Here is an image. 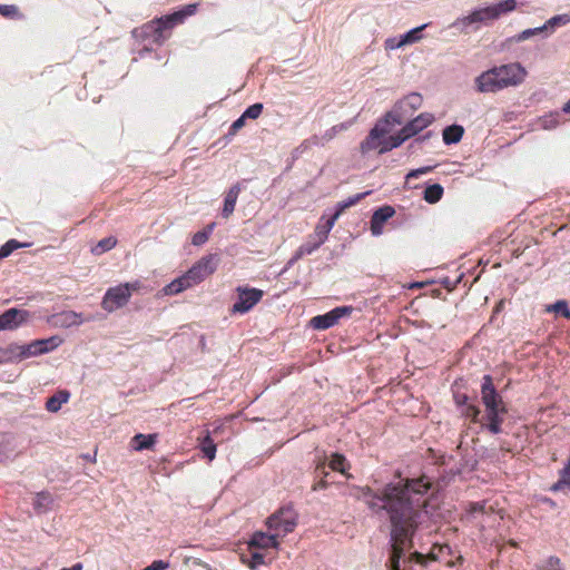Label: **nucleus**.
<instances>
[{
  "instance_id": "c9c22d12",
  "label": "nucleus",
  "mask_w": 570,
  "mask_h": 570,
  "mask_svg": "<svg viewBox=\"0 0 570 570\" xmlns=\"http://www.w3.org/2000/svg\"><path fill=\"white\" fill-rule=\"evenodd\" d=\"M428 24H422L420 27H415L404 35L401 36V42L404 46L412 45L417 42L422 38V31L426 28Z\"/></svg>"
},
{
  "instance_id": "9b49d317",
  "label": "nucleus",
  "mask_w": 570,
  "mask_h": 570,
  "mask_svg": "<svg viewBox=\"0 0 570 570\" xmlns=\"http://www.w3.org/2000/svg\"><path fill=\"white\" fill-rule=\"evenodd\" d=\"M392 122H386V117L375 124L366 138L361 142L360 149L363 155L382 147V138L391 131Z\"/></svg>"
},
{
  "instance_id": "4c0bfd02",
  "label": "nucleus",
  "mask_w": 570,
  "mask_h": 570,
  "mask_svg": "<svg viewBox=\"0 0 570 570\" xmlns=\"http://www.w3.org/2000/svg\"><path fill=\"white\" fill-rule=\"evenodd\" d=\"M27 246L26 244H21L16 239H10L6 244L0 247V258L8 257L13 250Z\"/></svg>"
},
{
  "instance_id": "2eb2a0df",
  "label": "nucleus",
  "mask_w": 570,
  "mask_h": 570,
  "mask_svg": "<svg viewBox=\"0 0 570 570\" xmlns=\"http://www.w3.org/2000/svg\"><path fill=\"white\" fill-rule=\"evenodd\" d=\"M30 313L26 309L9 308L0 315V331H13L26 323Z\"/></svg>"
},
{
  "instance_id": "8fccbe9b",
  "label": "nucleus",
  "mask_w": 570,
  "mask_h": 570,
  "mask_svg": "<svg viewBox=\"0 0 570 570\" xmlns=\"http://www.w3.org/2000/svg\"><path fill=\"white\" fill-rule=\"evenodd\" d=\"M208 236L204 230H199L194 234L191 238V244L195 246H202L208 240Z\"/></svg>"
},
{
  "instance_id": "473e14b6",
  "label": "nucleus",
  "mask_w": 570,
  "mask_h": 570,
  "mask_svg": "<svg viewBox=\"0 0 570 570\" xmlns=\"http://www.w3.org/2000/svg\"><path fill=\"white\" fill-rule=\"evenodd\" d=\"M155 442H156V435L155 434H141V433H138L132 439V448L136 451L148 450V449L153 448Z\"/></svg>"
},
{
  "instance_id": "09e8293b",
  "label": "nucleus",
  "mask_w": 570,
  "mask_h": 570,
  "mask_svg": "<svg viewBox=\"0 0 570 570\" xmlns=\"http://www.w3.org/2000/svg\"><path fill=\"white\" fill-rule=\"evenodd\" d=\"M314 240L315 238H312V235H309L308 239L304 244H302L295 252L294 259H301L305 255H311L312 253H303L302 250L304 247L313 246Z\"/></svg>"
},
{
  "instance_id": "f3484780",
  "label": "nucleus",
  "mask_w": 570,
  "mask_h": 570,
  "mask_svg": "<svg viewBox=\"0 0 570 570\" xmlns=\"http://www.w3.org/2000/svg\"><path fill=\"white\" fill-rule=\"evenodd\" d=\"M434 121V116L430 112H422L414 119L407 121L400 130L401 135L407 140L423 129L429 127Z\"/></svg>"
},
{
  "instance_id": "a211bd4d",
  "label": "nucleus",
  "mask_w": 570,
  "mask_h": 570,
  "mask_svg": "<svg viewBox=\"0 0 570 570\" xmlns=\"http://www.w3.org/2000/svg\"><path fill=\"white\" fill-rule=\"evenodd\" d=\"M395 210L392 206L385 205L377 208L371 218V233L373 236H380L383 233V225L387 222L393 215Z\"/></svg>"
},
{
  "instance_id": "6e6d98bb",
  "label": "nucleus",
  "mask_w": 570,
  "mask_h": 570,
  "mask_svg": "<svg viewBox=\"0 0 570 570\" xmlns=\"http://www.w3.org/2000/svg\"><path fill=\"white\" fill-rule=\"evenodd\" d=\"M370 191H365V193H360V194H356L354 196H351L348 197L345 203L348 207L357 204L361 199H363L366 195H368Z\"/></svg>"
},
{
  "instance_id": "c756f323",
  "label": "nucleus",
  "mask_w": 570,
  "mask_h": 570,
  "mask_svg": "<svg viewBox=\"0 0 570 570\" xmlns=\"http://www.w3.org/2000/svg\"><path fill=\"white\" fill-rule=\"evenodd\" d=\"M199 449L203 452L204 456L209 461H213L216 456V444L210 436L209 431H206V434L203 438H199Z\"/></svg>"
},
{
  "instance_id": "c85d7f7f",
  "label": "nucleus",
  "mask_w": 570,
  "mask_h": 570,
  "mask_svg": "<svg viewBox=\"0 0 570 570\" xmlns=\"http://www.w3.org/2000/svg\"><path fill=\"white\" fill-rule=\"evenodd\" d=\"M405 141L406 139L403 137V135H401L400 131L392 136L385 135L384 138H382V147L379 149V154L383 155L394 148L400 147Z\"/></svg>"
},
{
  "instance_id": "39448f33",
  "label": "nucleus",
  "mask_w": 570,
  "mask_h": 570,
  "mask_svg": "<svg viewBox=\"0 0 570 570\" xmlns=\"http://www.w3.org/2000/svg\"><path fill=\"white\" fill-rule=\"evenodd\" d=\"M422 102L423 98L420 94L411 92L397 101L393 109L385 115L386 122H392V125H402L407 117L422 106Z\"/></svg>"
},
{
  "instance_id": "ddd939ff",
  "label": "nucleus",
  "mask_w": 570,
  "mask_h": 570,
  "mask_svg": "<svg viewBox=\"0 0 570 570\" xmlns=\"http://www.w3.org/2000/svg\"><path fill=\"white\" fill-rule=\"evenodd\" d=\"M353 311L352 306H337L325 314L314 316L311 325L315 330H327L337 324L341 318L350 316Z\"/></svg>"
},
{
  "instance_id": "79ce46f5",
  "label": "nucleus",
  "mask_w": 570,
  "mask_h": 570,
  "mask_svg": "<svg viewBox=\"0 0 570 570\" xmlns=\"http://www.w3.org/2000/svg\"><path fill=\"white\" fill-rule=\"evenodd\" d=\"M0 14L6 18L20 17L19 9L14 4H0Z\"/></svg>"
},
{
  "instance_id": "4468645a",
  "label": "nucleus",
  "mask_w": 570,
  "mask_h": 570,
  "mask_svg": "<svg viewBox=\"0 0 570 570\" xmlns=\"http://www.w3.org/2000/svg\"><path fill=\"white\" fill-rule=\"evenodd\" d=\"M336 220L335 216L323 214L318 224L315 227L312 238H315L313 246L304 247L303 253H314L318 249L327 239L330 232L334 227Z\"/></svg>"
},
{
  "instance_id": "f8f14e48",
  "label": "nucleus",
  "mask_w": 570,
  "mask_h": 570,
  "mask_svg": "<svg viewBox=\"0 0 570 570\" xmlns=\"http://www.w3.org/2000/svg\"><path fill=\"white\" fill-rule=\"evenodd\" d=\"M130 299L127 285H117L107 289L102 297L101 307L108 312H115L124 307Z\"/></svg>"
},
{
  "instance_id": "0eeeda50",
  "label": "nucleus",
  "mask_w": 570,
  "mask_h": 570,
  "mask_svg": "<svg viewBox=\"0 0 570 570\" xmlns=\"http://www.w3.org/2000/svg\"><path fill=\"white\" fill-rule=\"evenodd\" d=\"M60 343V337L51 336L49 338L36 340L27 345L12 344L11 351H18L17 358L23 360L49 353L57 348Z\"/></svg>"
},
{
  "instance_id": "aec40b11",
  "label": "nucleus",
  "mask_w": 570,
  "mask_h": 570,
  "mask_svg": "<svg viewBox=\"0 0 570 570\" xmlns=\"http://www.w3.org/2000/svg\"><path fill=\"white\" fill-rule=\"evenodd\" d=\"M249 546L253 548H277L278 540L274 532L264 533V532H255L249 541Z\"/></svg>"
},
{
  "instance_id": "0e129e2a",
  "label": "nucleus",
  "mask_w": 570,
  "mask_h": 570,
  "mask_svg": "<svg viewBox=\"0 0 570 570\" xmlns=\"http://www.w3.org/2000/svg\"><path fill=\"white\" fill-rule=\"evenodd\" d=\"M562 111L564 114H570V100L563 106Z\"/></svg>"
},
{
  "instance_id": "ea45409f",
  "label": "nucleus",
  "mask_w": 570,
  "mask_h": 570,
  "mask_svg": "<svg viewBox=\"0 0 570 570\" xmlns=\"http://www.w3.org/2000/svg\"><path fill=\"white\" fill-rule=\"evenodd\" d=\"M264 106L261 102H256L247 107L243 115V119H257L263 112Z\"/></svg>"
},
{
  "instance_id": "9d476101",
  "label": "nucleus",
  "mask_w": 570,
  "mask_h": 570,
  "mask_svg": "<svg viewBox=\"0 0 570 570\" xmlns=\"http://www.w3.org/2000/svg\"><path fill=\"white\" fill-rule=\"evenodd\" d=\"M502 89L520 85L527 71L519 62H512L494 67Z\"/></svg>"
},
{
  "instance_id": "3c124183",
  "label": "nucleus",
  "mask_w": 570,
  "mask_h": 570,
  "mask_svg": "<svg viewBox=\"0 0 570 570\" xmlns=\"http://www.w3.org/2000/svg\"><path fill=\"white\" fill-rule=\"evenodd\" d=\"M245 120H246V119H243V115H242L239 118H237V119H236V120L230 125L229 130H228V136H234V135H236V132H237L238 130H240V129L244 127V125H245Z\"/></svg>"
},
{
  "instance_id": "680f3d73",
  "label": "nucleus",
  "mask_w": 570,
  "mask_h": 570,
  "mask_svg": "<svg viewBox=\"0 0 570 570\" xmlns=\"http://www.w3.org/2000/svg\"><path fill=\"white\" fill-rule=\"evenodd\" d=\"M214 227H215V223H212L209 225H207L203 230L207 234V236L209 237L210 234L213 233L214 230Z\"/></svg>"
},
{
  "instance_id": "6ab92c4d",
  "label": "nucleus",
  "mask_w": 570,
  "mask_h": 570,
  "mask_svg": "<svg viewBox=\"0 0 570 570\" xmlns=\"http://www.w3.org/2000/svg\"><path fill=\"white\" fill-rule=\"evenodd\" d=\"M240 190H242L240 184L237 183V184L233 185L225 194L224 205H223V209H222V216L224 218H228L234 213Z\"/></svg>"
},
{
  "instance_id": "e2e57ef3",
  "label": "nucleus",
  "mask_w": 570,
  "mask_h": 570,
  "mask_svg": "<svg viewBox=\"0 0 570 570\" xmlns=\"http://www.w3.org/2000/svg\"><path fill=\"white\" fill-rule=\"evenodd\" d=\"M430 137H431V132H428V134L419 137L415 141H424V140H426Z\"/></svg>"
},
{
  "instance_id": "7c9ffc66",
  "label": "nucleus",
  "mask_w": 570,
  "mask_h": 570,
  "mask_svg": "<svg viewBox=\"0 0 570 570\" xmlns=\"http://www.w3.org/2000/svg\"><path fill=\"white\" fill-rule=\"evenodd\" d=\"M568 23H570V14L568 13L551 17L543 23V27H546V36L549 37L554 32L556 28L566 26Z\"/></svg>"
},
{
  "instance_id": "052dcab7",
  "label": "nucleus",
  "mask_w": 570,
  "mask_h": 570,
  "mask_svg": "<svg viewBox=\"0 0 570 570\" xmlns=\"http://www.w3.org/2000/svg\"><path fill=\"white\" fill-rule=\"evenodd\" d=\"M82 563L81 562H77L75 564H72L70 568H62L60 570H82Z\"/></svg>"
},
{
  "instance_id": "7ed1b4c3",
  "label": "nucleus",
  "mask_w": 570,
  "mask_h": 570,
  "mask_svg": "<svg viewBox=\"0 0 570 570\" xmlns=\"http://www.w3.org/2000/svg\"><path fill=\"white\" fill-rule=\"evenodd\" d=\"M481 399L485 406L484 428L492 434L502 433V423L508 413L502 396L493 385L492 377L484 375L481 384Z\"/></svg>"
},
{
  "instance_id": "5701e85b",
  "label": "nucleus",
  "mask_w": 570,
  "mask_h": 570,
  "mask_svg": "<svg viewBox=\"0 0 570 570\" xmlns=\"http://www.w3.org/2000/svg\"><path fill=\"white\" fill-rule=\"evenodd\" d=\"M52 503L53 499L51 494L47 491H41L36 494L32 505L36 513L42 514L51 509Z\"/></svg>"
},
{
  "instance_id": "bb28decb",
  "label": "nucleus",
  "mask_w": 570,
  "mask_h": 570,
  "mask_svg": "<svg viewBox=\"0 0 570 570\" xmlns=\"http://www.w3.org/2000/svg\"><path fill=\"white\" fill-rule=\"evenodd\" d=\"M326 456L323 458V460H320V462L316 464L315 468V474L316 478H320L318 481H316L313 485V491L324 490L327 489L330 482L326 480V478L330 475V473L326 471Z\"/></svg>"
},
{
  "instance_id": "2f4dec72",
  "label": "nucleus",
  "mask_w": 570,
  "mask_h": 570,
  "mask_svg": "<svg viewBox=\"0 0 570 570\" xmlns=\"http://www.w3.org/2000/svg\"><path fill=\"white\" fill-rule=\"evenodd\" d=\"M189 287L190 283H188L185 276L183 275L167 284L163 288V293L164 295H177Z\"/></svg>"
},
{
  "instance_id": "864d4df0",
  "label": "nucleus",
  "mask_w": 570,
  "mask_h": 570,
  "mask_svg": "<svg viewBox=\"0 0 570 570\" xmlns=\"http://www.w3.org/2000/svg\"><path fill=\"white\" fill-rule=\"evenodd\" d=\"M485 508H487V503L484 501L483 502H473V503H470L469 512L471 514L484 513Z\"/></svg>"
},
{
  "instance_id": "c03bdc74",
  "label": "nucleus",
  "mask_w": 570,
  "mask_h": 570,
  "mask_svg": "<svg viewBox=\"0 0 570 570\" xmlns=\"http://www.w3.org/2000/svg\"><path fill=\"white\" fill-rule=\"evenodd\" d=\"M540 570H563L561 561L558 557H549L544 566Z\"/></svg>"
},
{
  "instance_id": "69168bd1",
  "label": "nucleus",
  "mask_w": 570,
  "mask_h": 570,
  "mask_svg": "<svg viewBox=\"0 0 570 570\" xmlns=\"http://www.w3.org/2000/svg\"><path fill=\"white\" fill-rule=\"evenodd\" d=\"M297 259H294V256L288 261L287 265L292 266Z\"/></svg>"
},
{
  "instance_id": "cd10ccee",
  "label": "nucleus",
  "mask_w": 570,
  "mask_h": 570,
  "mask_svg": "<svg viewBox=\"0 0 570 570\" xmlns=\"http://www.w3.org/2000/svg\"><path fill=\"white\" fill-rule=\"evenodd\" d=\"M328 468L332 469L333 471L342 473L346 478H351V475L347 473V471L351 468V464L343 454L333 453L328 462Z\"/></svg>"
},
{
  "instance_id": "1a4fd4ad",
  "label": "nucleus",
  "mask_w": 570,
  "mask_h": 570,
  "mask_svg": "<svg viewBox=\"0 0 570 570\" xmlns=\"http://www.w3.org/2000/svg\"><path fill=\"white\" fill-rule=\"evenodd\" d=\"M217 268V258L215 255H207L194 264L185 274V278L190 283V287L203 282Z\"/></svg>"
},
{
  "instance_id": "6e6552de",
  "label": "nucleus",
  "mask_w": 570,
  "mask_h": 570,
  "mask_svg": "<svg viewBox=\"0 0 570 570\" xmlns=\"http://www.w3.org/2000/svg\"><path fill=\"white\" fill-rule=\"evenodd\" d=\"M237 298L230 308L232 314L248 313L264 296L262 289L248 286L236 287Z\"/></svg>"
},
{
  "instance_id": "a19ab883",
  "label": "nucleus",
  "mask_w": 570,
  "mask_h": 570,
  "mask_svg": "<svg viewBox=\"0 0 570 570\" xmlns=\"http://www.w3.org/2000/svg\"><path fill=\"white\" fill-rule=\"evenodd\" d=\"M559 112L550 114L541 119V126L543 129H553L559 125Z\"/></svg>"
},
{
  "instance_id": "412c9836",
  "label": "nucleus",
  "mask_w": 570,
  "mask_h": 570,
  "mask_svg": "<svg viewBox=\"0 0 570 570\" xmlns=\"http://www.w3.org/2000/svg\"><path fill=\"white\" fill-rule=\"evenodd\" d=\"M53 320L55 324L61 327L78 326L83 323L82 315L73 311H63L59 314H56Z\"/></svg>"
},
{
  "instance_id": "b1692460",
  "label": "nucleus",
  "mask_w": 570,
  "mask_h": 570,
  "mask_svg": "<svg viewBox=\"0 0 570 570\" xmlns=\"http://www.w3.org/2000/svg\"><path fill=\"white\" fill-rule=\"evenodd\" d=\"M559 480L551 485L550 490L552 492H567L570 490V458L568 459L567 464L559 472Z\"/></svg>"
},
{
  "instance_id": "a18cd8bd",
  "label": "nucleus",
  "mask_w": 570,
  "mask_h": 570,
  "mask_svg": "<svg viewBox=\"0 0 570 570\" xmlns=\"http://www.w3.org/2000/svg\"><path fill=\"white\" fill-rule=\"evenodd\" d=\"M12 344L7 348H0V364L11 361L13 357L17 358L18 351H11Z\"/></svg>"
},
{
  "instance_id": "de8ad7c7",
  "label": "nucleus",
  "mask_w": 570,
  "mask_h": 570,
  "mask_svg": "<svg viewBox=\"0 0 570 570\" xmlns=\"http://www.w3.org/2000/svg\"><path fill=\"white\" fill-rule=\"evenodd\" d=\"M400 42H401V36L387 38L384 42V47L386 50H396V49L404 47V45L400 43Z\"/></svg>"
},
{
  "instance_id": "58836bf2",
  "label": "nucleus",
  "mask_w": 570,
  "mask_h": 570,
  "mask_svg": "<svg viewBox=\"0 0 570 570\" xmlns=\"http://www.w3.org/2000/svg\"><path fill=\"white\" fill-rule=\"evenodd\" d=\"M549 312H554L557 314H561L566 318H570V308L568 303L563 299L557 301L552 305L547 308Z\"/></svg>"
},
{
  "instance_id": "4be33fe9",
  "label": "nucleus",
  "mask_w": 570,
  "mask_h": 570,
  "mask_svg": "<svg viewBox=\"0 0 570 570\" xmlns=\"http://www.w3.org/2000/svg\"><path fill=\"white\" fill-rule=\"evenodd\" d=\"M464 135V128L461 125L446 126L442 131L443 141L445 145L458 144Z\"/></svg>"
},
{
  "instance_id": "a878e982",
  "label": "nucleus",
  "mask_w": 570,
  "mask_h": 570,
  "mask_svg": "<svg viewBox=\"0 0 570 570\" xmlns=\"http://www.w3.org/2000/svg\"><path fill=\"white\" fill-rule=\"evenodd\" d=\"M196 9H197V4H187L178 11L167 14L166 20L169 21V23L174 28L175 26L184 22V20L187 17L193 16L196 12Z\"/></svg>"
},
{
  "instance_id": "f03ea898",
  "label": "nucleus",
  "mask_w": 570,
  "mask_h": 570,
  "mask_svg": "<svg viewBox=\"0 0 570 570\" xmlns=\"http://www.w3.org/2000/svg\"><path fill=\"white\" fill-rule=\"evenodd\" d=\"M517 7L515 0H501L494 4L476 8L468 16L456 18L451 28L461 33H470L476 31L482 24L499 19L501 16L513 11Z\"/></svg>"
},
{
  "instance_id": "5fc2aeb1",
  "label": "nucleus",
  "mask_w": 570,
  "mask_h": 570,
  "mask_svg": "<svg viewBox=\"0 0 570 570\" xmlns=\"http://www.w3.org/2000/svg\"><path fill=\"white\" fill-rule=\"evenodd\" d=\"M264 563V556L259 552H253L252 553V558H250V562H249V567L252 569H255L256 567L261 566Z\"/></svg>"
},
{
  "instance_id": "393cba45",
  "label": "nucleus",
  "mask_w": 570,
  "mask_h": 570,
  "mask_svg": "<svg viewBox=\"0 0 570 570\" xmlns=\"http://www.w3.org/2000/svg\"><path fill=\"white\" fill-rule=\"evenodd\" d=\"M70 397L68 391H59L50 396L46 402V410L51 413L58 412L62 404L67 403Z\"/></svg>"
},
{
  "instance_id": "f257e3e1",
  "label": "nucleus",
  "mask_w": 570,
  "mask_h": 570,
  "mask_svg": "<svg viewBox=\"0 0 570 570\" xmlns=\"http://www.w3.org/2000/svg\"><path fill=\"white\" fill-rule=\"evenodd\" d=\"M430 489L431 482L423 475L390 482L377 490L368 487L362 490V498L372 513L390 523L391 570H401V561L412 548L416 530L434 517L426 497Z\"/></svg>"
},
{
  "instance_id": "72a5a7b5",
  "label": "nucleus",
  "mask_w": 570,
  "mask_h": 570,
  "mask_svg": "<svg viewBox=\"0 0 570 570\" xmlns=\"http://www.w3.org/2000/svg\"><path fill=\"white\" fill-rule=\"evenodd\" d=\"M534 36H541L542 38H548V36H546V27H543V24H542L537 28L525 29V30L519 32L518 35L513 36L512 38H510V40L513 42H522V41H525Z\"/></svg>"
},
{
  "instance_id": "423d86ee",
  "label": "nucleus",
  "mask_w": 570,
  "mask_h": 570,
  "mask_svg": "<svg viewBox=\"0 0 570 570\" xmlns=\"http://www.w3.org/2000/svg\"><path fill=\"white\" fill-rule=\"evenodd\" d=\"M297 524V514L292 507L281 508L267 519V527L277 538L285 537L294 531Z\"/></svg>"
},
{
  "instance_id": "338daca9",
  "label": "nucleus",
  "mask_w": 570,
  "mask_h": 570,
  "mask_svg": "<svg viewBox=\"0 0 570 570\" xmlns=\"http://www.w3.org/2000/svg\"><path fill=\"white\" fill-rule=\"evenodd\" d=\"M2 460V456L0 455V461Z\"/></svg>"
},
{
  "instance_id": "dca6fc26",
  "label": "nucleus",
  "mask_w": 570,
  "mask_h": 570,
  "mask_svg": "<svg viewBox=\"0 0 570 570\" xmlns=\"http://www.w3.org/2000/svg\"><path fill=\"white\" fill-rule=\"evenodd\" d=\"M474 85L475 90L480 94H492L502 90L494 67L480 73L475 78Z\"/></svg>"
},
{
  "instance_id": "13d9d810",
  "label": "nucleus",
  "mask_w": 570,
  "mask_h": 570,
  "mask_svg": "<svg viewBox=\"0 0 570 570\" xmlns=\"http://www.w3.org/2000/svg\"><path fill=\"white\" fill-rule=\"evenodd\" d=\"M122 285H127L128 292L131 294L132 292H136L140 288V282L136 281L132 283H124Z\"/></svg>"
},
{
  "instance_id": "49530a36",
  "label": "nucleus",
  "mask_w": 570,
  "mask_h": 570,
  "mask_svg": "<svg viewBox=\"0 0 570 570\" xmlns=\"http://www.w3.org/2000/svg\"><path fill=\"white\" fill-rule=\"evenodd\" d=\"M462 414L466 417H471L473 421H476L480 414V410L473 404H466L462 410Z\"/></svg>"
},
{
  "instance_id": "20e7f679",
  "label": "nucleus",
  "mask_w": 570,
  "mask_h": 570,
  "mask_svg": "<svg viewBox=\"0 0 570 570\" xmlns=\"http://www.w3.org/2000/svg\"><path fill=\"white\" fill-rule=\"evenodd\" d=\"M171 29V24L164 16L144 24L141 28L134 29L132 36L136 39L146 40L150 45L160 46L169 38Z\"/></svg>"
},
{
  "instance_id": "37998d69",
  "label": "nucleus",
  "mask_w": 570,
  "mask_h": 570,
  "mask_svg": "<svg viewBox=\"0 0 570 570\" xmlns=\"http://www.w3.org/2000/svg\"><path fill=\"white\" fill-rule=\"evenodd\" d=\"M432 169H433L432 166L420 167V168L409 171L406 174L405 178H406V180L416 179L422 175L429 174L430 171H432Z\"/></svg>"
},
{
  "instance_id": "f704fd0d",
  "label": "nucleus",
  "mask_w": 570,
  "mask_h": 570,
  "mask_svg": "<svg viewBox=\"0 0 570 570\" xmlns=\"http://www.w3.org/2000/svg\"><path fill=\"white\" fill-rule=\"evenodd\" d=\"M443 195V187L440 184H433L425 188L424 200L429 204L438 203Z\"/></svg>"
},
{
  "instance_id": "4d7b16f0",
  "label": "nucleus",
  "mask_w": 570,
  "mask_h": 570,
  "mask_svg": "<svg viewBox=\"0 0 570 570\" xmlns=\"http://www.w3.org/2000/svg\"><path fill=\"white\" fill-rule=\"evenodd\" d=\"M346 208H348V206L346 205L345 200L340 202L337 203L335 210L330 214V216H335V220H337Z\"/></svg>"
},
{
  "instance_id": "e433bc0d",
  "label": "nucleus",
  "mask_w": 570,
  "mask_h": 570,
  "mask_svg": "<svg viewBox=\"0 0 570 570\" xmlns=\"http://www.w3.org/2000/svg\"><path fill=\"white\" fill-rule=\"evenodd\" d=\"M117 244V239L115 237H106L98 242V244L92 248V253L95 255H101L110 249H112Z\"/></svg>"
},
{
  "instance_id": "bf43d9fd",
  "label": "nucleus",
  "mask_w": 570,
  "mask_h": 570,
  "mask_svg": "<svg viewBox=\"0 0 570 570\" xmlns=\"http://www.w3.org/2000/svg\"><path fill=\"white\" fill-rule=\"evenodd\" d=\"M468 395L465 394H458L455 395V402L459 404V405H466L468 404Z\"/></svg>"
},
{
  "instance_id": "603ef678",
  "label": "nucleus",
  "mask_w": 570,
  "mask_h": 570,
  "mask_svg": "<svg viewBox=\"0 0 570 570\" xmlns=\"http://www.w3.org/2000/svg\"><path fill=\"white\" fill-rule=\"evenodd\" d=\"M344 128H345V126L343 124L333 126L332 128H330L328 130L325 131L324 139H326V140L333 139L336 136V134L340 132L341 130H343Z\"/></svg>"
}]
</instances>
